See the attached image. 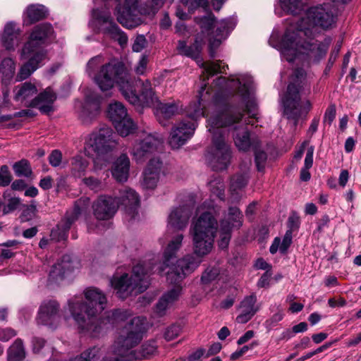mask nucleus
Segmentation results:
<instances>
[{
	"instance_id": "11",
	"label": "nucleus",
	"mask_w": 361,
	"mask_h": 361,
	"mask_svg": "<svg viewBox=\"0 0 361 361\" xmlns=\"http://www.w3.org/2000/svg\"><path fill=\"white\" fill-rule=\"evenodd\" d=\"M145 320L143 317H136L125 325L112 346L116 354L128 357L131 361L135 353L132 348L136 346L142 338Z\"/></svg>"
},
{
	"instance_id": "39",
	"label": "nucleus",
	"mask_w": 361,
	"mask_h": 361,
	"mask_svg": "<svg viewBox=\"0 0 361 361\" xmlns=\"http://www.w3.org/2000/svg\"><path fill=\"white\" fill-rule=\"evenodd\" d=\"M107 114L113 124L118 123V121H120L121 119L128 115L126 107L119 102L110 104L108 107Z\"/></svg>"
},
{
	"instance_id": "34",
	"label": "nucleus",
	"mask_w": 361,
	"mask_h": 361,
	"mask_svg": "<svg viewBox=\"0 0 361 361\" xmlns=\"http://www.w3.org/2000/svg\"><path fill=\"white\" fill-rule=\"evenodd\" d=\"M14 92V99L17 102H23L37 94V89L35 84L25 82L16 86Z\"/></svg>"
},
{
	"instance_id": "19",
	"label": "nucleus",
	"mask_w": 361,
	"mask_h": 361,
	"mask_svg": "<svg viewBox=\"0 0 361 361\" xmlns=\"http://www.w3.org/2000/svg\"><path fill=\"white\" fill-rule=\"evenodd\" d=\"M78 260L70 255H63L49 271V281L58 283L63 281L68 275L78 267Z\"/></svg>"
},
{
	"instance_id": "50",
	"label": "nucleus",
	"mask_w": 361,
	"mask_h": 361,
	"mask_svg": "<svg viewBox=\"0 0 361 361\" xmlns=\"http://www.w3.org/2000/svg\"><path fill=\"white\" fill-rule=\"evenodd\" d=\"M82 182L87 188L92 190H94V192H99L103 190L104 186L103 183L99 179L93 176L84 178L82 179Z\"/></svg>"
},
{
	"instance_id": "28",
	"label": "nucleus",
	"mask_w": 361,
	"mask_h": 361,
	"mask_svg": "<svg viewBox=\"0 0 361 361\" xmlns=\"http://www.w3.org/2000/svg\"><path fill=\"white\" fill-rule=\"evenodd\" d=\"M192 213L190 205H183L174 209L169 216V225L176 230H182L186 227Z\"/></svg>"
},
{
	"instance_id": "48",
	"label": "nucleus",
	"mask_w": 361,
	"mask_h": 361,
	"mask_svg": "<svg viewBox=\"0 0 361 361\" xmlns=\"http://www.w3.org/2000/svg\"><path fill=\"white\" fill-rule=\"evenodd\" d=\"M159 173L157 172H151L145 170L143 186L148 189H153L157 185L159 178Z\"/></svg>"
},
{
	"instance_id": "23",
	"label": "nucleus",
	"mask_w": 361,
	"mask_h": 361,
	"mask_svg": "<svg viewBox=\"0 0 361 361\" xmlns=\"http://www.w3.org/2000/svg\"><path fill=\"white\" fill-rule=\"evenodd\" d=\"M161 137L149 134L134 145L132 154L137 161H142L146 157L157 150L158 146L161 144Z\"/></svg>"
},
{
	"instance_id": "31",
	"label": "nucleus",
	"mask_w": 361,
	"mask_h": 361,
	"mask_svg": "<svg viewBox=\"0 0 361 361\" xmlns=\"http://www.w3.org/2000/svg\"><path fill=\"white\" fill-rule=\"evenodd\" d=\"M20 32L13 23H8L4 27L1 35L3 46L7 50H12L18 45L20 42Z\"/></svg>"
},
{
	"instance_id": "37",
	"label": "nucleus",
	"mask_w": 361,
	"mask_h": 361,
	"mask_svg": "<svg viewBox=\"0 0 361 361\" xmlns=\"http://www.w3.org/2000/svg\"><path fill=\"white\" fill-rule=\"evenodd\" d=\"M195 22L200 26L201 29V34L200 35L204 38L202 35H207L209 37L212 36V30L216 22V18L214 14L210 12L206 16L195 18Z\"/></svg>"
},
{
	"instance_id": "8",
	"label": "nucleus",
	"mask_w": 361,
	"mask_h": 361,
	"mask_svg": "<svg viewBox=\"0 0 361 361\" xmlns=\"http://www.w3.org/2000/svg\"><path fill=\"white\" fill-rule=\"evenodd\" d=\"M139 0H125L123 4H118L115 15L118 22L128 29H133L140 25L142 20L140 14L154 15L161 8L164 0H147L138 9Z\"/></svg>"
},
{
	"instance_id": "2",
	"label": "nucleus",
	"mask_w": 361,
	"mask_h": 361,
	"mask_svg": "<svg viewBox=\"0 0 361 361\" xmlns=\"http://www.w3.org/2000/svg\"><path fill=\"white\" fill-rule=\"evenodd\" d=\"M84 293L85 302L76 298L68 300L69 310L79 329L92 337L98 336L104 329H108L130 316L128 310H114L106 312L105 317H99V314L106 308V295L94 287L87 288Z\"/></svg>"
},
{
	"instance_id": "22",
	"label": "nucleus",
	"mask_w": 361,
	"mask_h": 361,
	"mask_svg": "<svg viewBox=\"0 0 361 361\" xmlns=\"http://www.w3.org/2000/svg\"><path fill=\"white\" fill-rule=\"evenodd\" d=\"M93 214L98 220L112 218L118 209V202L111 196L101 195L92 204Z\"/></svg>"
},
{
	"instance_id": "21",
	"label": "nucleus",
	"mask_w": 361,
	"mask_h": 361,
	"mask_svg": "<svg viewBox=\"0 0 361 361\" xmlns=\"http://www.w3.org/2000/svg\"><path fill=\"white\" fill-rule=\"evenodd\" d=\"M114 198L118 202V207H123L126 216L129 217L128 221L135 219L138 214L140 206V199L135 191L130 188H126L120 191L119 196Z\"/></svg>"
},
{
	"instance_id": "7",
	"label": "nucleus",
	"mask_w": 361,
	"mask_h": 361,
	"mask_svg": "<svg viewBox=\"0 0 361 361\" xmlns=\"http://www.w3.org/2000/svg\"><path fill=\"white\" fill-rule=\"evenodd\" d=\"M152 269V267L145 263H138L133 267L131 276L128 274H123L120 276H114L110 280L111 285L116 290L117 296L124 300L134 290L137 289L140 293L147 290L149 285Z\"/></svg>"
},
{
	"instance_id": "4",
	"label": "nucleus",
	"mask_w": 361,
	"mask_h": 361,
	"mask_svg": "<svg viewBox=\"0 0 361 361\" xmlns=\"http://www.w3.org/2000/svg\"><path fill=\"white\" fill-rule=\"evenodd\" d=\"M305 91L310 93V84L307 80L305 71L302 68H297L293 71L291 81L281 98L283 115L293 121L294 127L297 126L299 119L305 117L312 109L309 100L301 101V93Z\"/></svg>"
},
{
	"instance_id": "6",
	"label": "nucleus",
	"mask_w": 361,
	"mask_h": 361,
	"mask_svg": "<svg viewBox=\"0 0 361 361\" xmlns=\"http://www.w3.org/2000/svg\"><path fill=\"white\" fill-rule=\"evenodd\" d=\"M183 238L182 234L177 235L169 243L164 254V266L169 268L166 271V279L170 283L174 285L179 284L200 264V260L191 255H188L182 259L176 260L175 264L173 263V260L176 258V252L181 245Z\"/></svg>"
},
{
	"instance_id": "17",
	"label": "nucleus",
	"mask_w": 361,
	"mask_h": 361,
	"mask_svg": "<svg viewBox=\"0 0 361 361\" xmlns=\"http://www.w3.org/2000/svg\"><path fill=\"white\" fill-rule=\"evenodd\" d=\"M335 16L329 5L311 7L305 12V17L300 18L296 25H302L311 30V27L319 26L329 28L334 23Z\"/></svg>"
},
{
	"instance_id": "51",
	"label": "nucleus",
	"mask_w": 361,
	"mask_h": 361,
	"mask_svg": "<svg viewBox=\"0 0 361 361\" xmlns=\"http://www.w3.org/2000/svg\"><path fill=\"white\" fill-rule=\"evenodd\" d=\"M226 226H220V239L219 240V246L221 249H225L228 247L231 238V230L227 228Z\"/></svg>"
},
{
	"instance_id": "45",
	"label": "nucleus",
	"mask_w": 361,
	"mask_h": 361,
	"mask_svg": "<svg viewBox=\"0 0 361 361\" xmlns=\"http://www.w3.org/2000/svg\"><path fill=\"white\" fill-rule=\"evenodd\" d=\"M247 173H238L234 175L231 180V190L236 191L245 188L248 182Z\"/></svg>"
},
{
	"instance_id": "15",
	"label": "nucleus",
	"mask_w": 361,
	"mask_h": 361,
	"mask_svg": "<svg viewBox=\"0 0 361 361\" xmlns=\"http://www.w3.org/2000/svg\"><path fill=\"white\" fill-rule=\"evenodd\" d=\"M118 135L110 127L101 128L97 133H92L85 142V149L92 150L97 156H104L113 152L118 145ZM90 156V152H87Z\"/></svg>"
},
{
	"instance_id": "52",
	"label": "nucleus",
	"mask_w": 361,
	"mask_h": 361,
	"mask_svg": "<svg viewBox=\"0 0 361 361\" xmlns=\"http://www.w3.org/2000/svg\"><path fill=\"white\" fill-rule=\"evenodd\" d=\"M21 204V200L19 197H11L8 200L6 204H4L2 209L3 215H7L16 210Z\"/></svg>"
},
{
	"instance_id": "57",
	"label": "nucleus",
	"mask_w": 361,
	"mask_h": 361,
	"mask_svg": "<svg viewBox=\"0 0 361 361\" xmlns=\"http://www.w3.org/2000/svg\"><path fill=\"white\" fill-rule=\"evenodd\" d=\"M300 224V217L298 216L296 212H293L288 219L287 225L288 229L287 231H290V233L293 234L294 231H296L299 228Z\"/></svg>"
},
{
	"instance_id": "16",
	"label": "nucleus",
	"mask_w": 361,
	"mask_h": 361,
	"mask_svg": "<svg viewBox=\"0 0 361 361\" xmlns=\"http://www.w3.org/2000/svg\"><path fill=\"white\" fill-rule=\"evenodd\" d=\"M92 15L102 33L117 42L121 47H125L127 44L128 40L127 35L115 23L109 11L94 8Z\"/></svg>"
},
{
	"instance_id": "24",
	"label": "nucleus",
	"mask_w": 361,
	"mask_h": 361,
	"mask_svg": "<svg viewBox=\"0 0 361 361\" xmlns=\"http://www.w3.org/2000/svg\"><path fill=\"white\" fill-rule=\"evenodd\" d=\"M99 111V97L94 94H90L86 96L85 102L81 104L78 116L82 123L90 124L97 118Z\"/></svg>"
},
{
	"instance_id": "14",
	"label": "nucleus",
	"mask_w": 361,
	"mask_h": 361,
	"mask_svg": "<svg viewBox=\"0 0 361 361\" xmlns=\"http://www.w3.org/2000/svg\"><path fill=\"white\" fill-rule=\"evenodd\" d=\"M122 94L129 103L137 106H149L158 101L148 80L144 82L132 78Z\"/></svg>"
},
{
	"instance_id": "43",
	"label": "nucleus",
	"mask_w": 361,
	"mask_h": 361,
	"mask_svg": "<svg viewBox=\"0 0 361 361\" xmlns=\"http://www.w3.org/2000/svg\"><path fill=\"white\" fill-rule=\"evenodd\" d=\"M13 169L16 176L30 178L32 175V170L30 162L23 159L13 165Z\"/></svg>"
},
{
	"instance_id": "47",
	"label": "nucleus",
	"mask_w": 361,
	"mask_h": 361,
	"mask_svg": "<svg viewBox=\"0 0 361 361\" xmlns=\"http://www.w3.org/2000/svg\"><path fill=\"white\" fill-rule=\"evenodd\" d=\"M262 142L256 149H252L255 153V162L259 171H263L267 159V154L262 150Z\"/></svg>"
},
{
	"instance_id": "56",
	"label": "nucleus",
	"mask_w": 361,
	"mask_h": 361,
	"mask_svg": "<svg viewBox=\"0 0 361 361\" xmlns=\"http://www.w3.org/2000/svg\"><path fill=\"white\" fill-rule=\"evenodd\" d=\"M180 331L181 328L180 325L172 324L166 329L164 338L167 341L173 340L180 334Z\"/></svg>"
},
{
	"instance_id": "27",
	"label": "nucleus",
	"mask_w": 361,
	"mask_h": 361,
	"mask_svg": "<svg viewBox=\"0 0 361 361\" xmlns=\"http://www.w3.org/2000/svg\"><path fill=\"white\" fill-rule=\"evenodd\" d=\"M56 99V94L51 90L47 88L33 98L27 105L28 107L37 108L41 113L49 114L54 111L53 104Z\"/></svg>"
},
{
	"instance_id": "61",
	"label": "nucleus",
	"mask_w": 361,
	"mask_h": 361,
	"mask_svg": "<svg viewBox=\"0 0 361 361\" xmlns=\"http://www.w3.org/2000/svg\"><path fill=\"white\" fill-rule=\"evenodd\" d=\"M208 0H190L188 5V11L189 13H192L197 8L200 7L206 8L208 7Z\"/></svg>"
},
{
	"instance_id": "44",
	"label": "nucleus",
	"mask_w": 361,
	"mask_h": 361,
	"mask_svg": "<svg viewBox=\"0 0 361 361\" xmlns=\"http://www.w3.org/2000/svg\"><path fill=\"white\" fill-rule=\"evenodd\" d=\"M37 214L36 202L32 200L30 204H23V210L20 215L21 222H26L35 219Z\"/></svg>"
},
{
	"instance_id": "18",
	"label": "nucleus",
	"mask_w": 361,
	"mask_h": 361,
	"mask_svg": "<svg viewBox=\"0 0 361 361\" xmlns=\"http://www.w3.org/2000/svg\"><path fill=\"white\" fill-rule=\"evenodd\" d=\"M85 200L82 199L75 202L73 210L67 212L66 216L51 231V238L56 241L65 240L68 238V231L72 224L78 219L85 210Z\"/></svg>"
},
{
	"instance_id": "55",
	"label": "nucleus",
	"mask_w": 361,
	"mask_h": 361,
	"mask_svg": "<svg viewBox=\"0 0 361 361\" xmlns=\"http://www.w3.org/2000/svg\"><path fill=\"white\" fill-rule=\"evenodd\" d=\"M219 275V270L216 268L207 269L202 274L201 281L203 283L207 284L215 280Z\"/></svg>"
},
{
	"instance_id": "58",
	"label": "nucleus",
	"mask_w": 361,
	"mask_h": 361,
	"mask_svg": "<svg viewBox=\"0 0 361 361\" xmlns=\"http://www.w3.org/2000/svg\"><path fill=\"white\" fill-rule=\"evenodd\" d=\"M147 44V41L145 35H138L136 37L135 39L134 40V42L132 46V49L133 51L140 52L144 48L146 47Z\"/></svg>"
},
{
	"instance_id": "53",
	"label": "nucleus",
	"mask_w": 361,
	"mask_h": 361,
	"mask_svg": "<svg viewBox=\"0 0 361 361\" xmlns=\"http://www.w3.org/2000/svg\"><path fill=\"white\" fill-rule=\"evenodd\" d=\"M13 176L7 165H2L0 168V187H6L10 185Z\"/></svg>"
},
{
	"instance_id": "10",
	"label": "nucleus",
	"mask_w": 361,
	"mask_h": 361,
	"mask_svg": "<svg viewBox=\"0 0 361 361\" xmlns=\"http://www.w3.org/2000/svg\"><path fill=\"white\" fill-rule=\"evenodd\" d=\"M132 78L128 73L125 64L118 60H111L102 65L94 75L95 82L102 91L111 89L116 83L123 94Z\"/></svg>"
},
{
	"instance_id": "62",
	"label": "nucleus",
	"mask_w": 361,
	"mask_h": 361,
	"mask_svg": "<svg viewBox=\"0 0 361 361\" xmlns=\"http://www.w3.org/2000/svg\"><path fill=\"white\" fill-rule=\"evenodd\" d=\"M162 162L159 158L151 159L145 169V171L160 173Z\"/></svg>"
},
{
	"instance_id": "63",
	"label": "nucleus",
	"mask_w": 361,
	"mask_h": 361,
	"mask_svg": "<svg viewBox=\"0 0 361 361\" xmlns=\"http://www.w3.org/2000/svg\"><path fill=\"white\" fill-rule=\"evenodd\" d=\"M336 112V109L335 104H330L325 111L324 122H328V123L331 125L335 119Z\"/></svg>"
},
{
	"instance_id": "1",
	"label": "nucleus",
	"mask_w": 361,
	"mask_h": 361,
	"mask_svg": "<svg viewBox=\"0 0 361 361\" xmlns=\"http://www.w3.org/2000/svg\"><path fill=\"white\" fill-rule=\"evenodd\" d=\"M242 109L231 105H226L224 112H218L208 119L209 130L213 134L214 151L212 162L214 171L226 169L231 158V149L226 141L223 128L232 130L234 143L240 151L256 149L260 145L259 137L250 133L247 124L242 123Z\"/></svg>"
},
{
	"instance_id": "32",
	"label": "nucleus",
	"mask_w": 361,
	"mask_h": 361,
	"mask_svg": "<svg viewBox=\"0 0 361 361\" xmlns=\"http://www.w3.org/2000/svg\"><path fill=\"white\" fill-rule=\"evenodd\" d=\"M179 105L173 102L169 103L159 102L157 107V116L159 123L163 126L169 125V120L178 113Z\"/></svg>"
},
{
	"instance_id": "64",
	"label": "nucleus",
	"mask_w": 361,
	"mask_h": 361,
	"mask_svg": "<svg viewBox=\"0 0 361 361\" xmlns=\"http://www.w3.org/2000/svg\"><path fill=\"white\" fill-rule=\"evenodd\" d=\"M16 335V332L11 328H0V341H8Z\"/></svg>"
},
{
	"instance_id": "25",
	"label": "nucleus",
	"mask_w": 361,
	"mask_h": 361,
	"mask_svg": "<svg viewBox=\"0 0 361 361\" xmlns=\"http://www.w3.org/2000/svg\"><path fill=\"white\" fill-rule=\"evenodd\" d=\"M235 23L232 19H225L219 23L214 33L209 38V54L211 58L216 56V49L220 46L229 32L233 29Z\"/></svg>"
},
{
	"instance_id": "26",
	"label": "nucleus",
	"mask_w": 361,
	"mask_h": 361,
	"mask_svg": "<svg viewBox=\"0 0 361 361\" xmlns=\"http://www.w3.org/2000/svg\"><path fill=\"white\" fill-rule=\"evenodd\" d=\"M59 305L56 300L44 302L39 310L37 322L38 324L53 326L59 319Z\"/></svg>"
},
{
	"instance_id": "33",
	"label": "nucleus",
	"mask_w": 361,
	"mask_h": 361,
	"mask_svg": "<svg viewBox=\"0 0 361 361\" xmlns=\"http://www.w3.org/2000/svg\"><path fill=\"white\" fill-rule=\"evenodd\" d=\"M243 215L238 207H230L224 219L221 221L220 226H226L231 231L235 228H239L243 225Z\"/></svg>"
},
{
	"instance_id": "46",
	"label": "nucleus",
	"mask_w": 361,
	"mask_h": 361,
	"mask_svg": "<svg viewBox=\"0 0 361 361\" xmlns=\"http://www.w3.org/2000/svg\"><path fill=\"white\" fill-rule=\"evenodd\" d=\"M157 350V345L154 341L144 343L140 348L138 353L139 355H135V359L147 358L152 355Z\"/></svg>"
},
{
	"instance_id": "49",
	"label": "nucleus",
	"mask_w": 361,
	"mask_h": 361,
	"mask_svg": "<svg viewBox=\"0 0 361 361\" xmlns=\"http://www.w3.org/2000/svg\"><path fill=\"white\" fill-rule=\"evenodd\" d=\"M1 68L4 75L9 78L13 77L16 70L14 61L11 58L3 59L1 63Z\"/></svg>"
},
{
	"instance_id": "5",
	"label": "nucleus",
	"mask_w": 361,
	"mask_h": 361,
	"mask_svg": "<svg viewBox=\"0 0 361 361\" xmlns=\"http://www.w3.org/2000/svg\"><path fill=\"white\" fill-rule=\"evenodd\" d=\"M54 33L51 23H40L34 27L28 41L24 44L21 57L27 61L21 67L18 77L20 80L27 78L34 71L44 64L47 51L42 48L47 39Z\"/></svg>"
},
{
	"instance_id": "60",
	"label": "nucleus",
	"mask_w": 361,
	"mask_h": 361,
	"mask_svg": "<svg viewBox=\"0 0 361 361\" xmlns=\"http://www.w3.org/2000/svg\"><path fill=\"white\" fill-rule=\"evenodd\" d=\"M62 160V153L59 149H54L49 156V162L53 167L59 166Z\"/></svg>"
},
{
	"instance_id": "30",
	"label": "nucleus",
	"mask_w": 361,
	"mask_h": 361,
	"mask_svg": "<svg viewBox=\"0 0 361 361\" xmlns=\"http://www.w3.org/2000/svg\"><path fill=\"white\" fill-rule=\"evenodd\" d=\"M130 160L128 156L122 154L113 164L111 174L118 182H126L128 178Z\"/></svg>"
},
{
	"instance_id": "3",
	"label": "nucleus",
	"mask_w": 361,
	"mask_h": 361,
	"mask_svg": "<svg viewBox=\"0 0 361 361\" xmlns=\"http://www.w3.org/2000/svg\"><path fill=\"white\" fill-rule=\"evenodd\" d=\"M312 34L310 29L302 25L287 27L280 42L282 58L288 62H293L301 54L309 62H319L326 56L331 39L326 38L324 42H319L311 38Z\"/></svg>"
},
{
	"instance_id": "12",
	"label": "nucleus",
	"mask_w": 361,
	"mask_h": 361,
	"mask_svg": "<svg viewBox=\"0 0 361 361\" xmlns=\"http://www.w3.org/2000/svg\"><path fill=\"white\" fill-rule=\"evenodd\" d=\"M238 83L240 85L239 92L241 94L244 106L240 104H231L228 98L221 92H216L213 98L216 107L219 112H224L226 105H231L241 108L243 110V116L246 111L251 117L255 118L257 112V104L255 99H250V95L254 87V82L252 77L245 75L242 78L238 79Z\"/></svg>"
},
{
	"instance_id": "54",
	"label": "nucleus",
	"mask_w": 361,
	"mask_h": 361,
	"mask_svg": "<svg viewBox=\"0 0 361 361\" xmlns=\"http://www.w3.org/2000/svg\"><path fill=\"white\" fill-rule=\"evenodd\" d=\"M204 83L202 85V87L199 91V93H198V97H199L198 98V106L194 109L193 113L190 114V116L192 117V118H197L200 116H204V111L200 107L201 97H202V93L205 90L206 86L207 85V83L206 82V80H204Z\"/></svg>"
},
{
	"instance_id": "9",
	"label": "nucleus",
	"mask_w": 361,
	"mask_h": 361,
	"mask_svg": "<svg viewBox=\"0 0 361 361\" xmlns=\"http://www.w3.org/2000/svg\"><path fill=\"white\" fill-rule=\"evenodd\" d=\"M217 221L212 213H202L195 222L192 233L194 253L201 257L212 250L217 231Z\"/></svg>"
},
{
	"instance_id": "35",
	"label": "nucleus",
	"mask_w": 361,
	"mask_h": 361,
	"mask_svg": "<svg viewBox=\"0 0 361 361\" xmlns=\"http://www.w3.org/2000/svg\"><path fill=\"white\" fill-rule=\"evenodd\" d=\"M178 295L179 291L175 288L164 294L156 305V312L159 316H163L168 307L177 300Z\"/></svg>"
},
{
	"instance_id": "20",
	"label": "nucleus",
	"mask_w": 361,
	"mask_h": 361,
	"mask_svg": "<svg viewBox=\"0 0 361 361\" xmlns=\"http://www.w3.org/2000/svg\"><path fill=\"white\" fill-rule=\"evenodd\" d=\"M196 126L193 121H183L176 126L170 135L169 144L173 149H178L193 135Z\"/></svg>"
},
{
	"instance_id": "40",
	"label": "nucleus",
	"mask_w": 361,
	"mask_h": 361,
	"mask_svg": "<svg viewBox=\"0 0 361 361\" xmlns=\"http://www.w3.org/2000/svg\"><path fill=\"white\" fill-rule=\"evenodd\" d=\"M114 126L117 133L123 137L128 136L133 133L136 127L133 119L128 115L121 119L120 121H118V123H114Z\"/></svg>"
},
{
	"instance_id": "36",
	"label": "nucleus",
	"mask_w": 361,
	"mask_h": 361,
	"mask_svg": "<svg viewBox=\"0 0 361 361\" xmlns=\"http://www.w3.org/2000/svg\"><path fill=\"white\" fill-rule=\"evenodd\" d=\"M48 13L47 8L42 4H31L26 9L29 24H32L46 18Z\"/></svg>"
},
{
	"instance_id": "42",
	"label": "nucleus",
	"mask_w": 361,
	"mask_h": 361,
	"mask_svg": "<svg viewBox=\"0 0 361 361\" xmlns=\"http://www.w3.org/2000/svg\"><path fill=\"white\" fill-rule=\"evenodd\" d=\"M89 162L80 156L74 157L71 160V173L73 176L80 178L83 176L88 166Z\"/></svg>"
},
{
	"instance_id": "13",
	"label": "nucleus",
	"mask_w": 361,
	"mask_h": 361,
	"mask_svg": "<svg viewBox=\"0 0 361 361\" xmlns=\"http://www.w3.org/2000/svg\"><path fill=\"white\" fill-rule=\"evenodd\" d=\"M203 44V37L197 35L194 43L190 46L187 45L185 41H178L177 49L180 54L196 60L198 65L204 68V73L207 75V80L209 79V76H213L217 73H224L226 68H228V66L224 65L221 66L220 64L221 61L204 62L202 59L200 58Z\"/></svg>"
},
{
	"instance_id": "29",
	"label": "nucleus",
	"mask_w": 361,
	"mask_h": 361,
	"mask_svg": "<svg viewBox=\"0 0 361 361\" xmlns=\"http://www.w3.org/2000/svg\"><path fill=\"white\" fill-rule=\"evenodd\" d=\"M257 297L251 294L244 298L241 301L240 307L241 313L236 317L237 322L245 324L258 312L259 307L256 305Z\"/></svg>"
},
{
	"instance_id": "59",
	"label": "nucleus",
	"mask_w": 361,
	"mask_h": 361,
	"mask_svg": "<svg viewBox=\"0 0 361 361\" xmlns=\"http://www.w3.org/2000/svg\"><path fill=\"white\" fill-rule=\"evenodd\" d=\"M293 234L290 231H286L282 242L280 243L279 251L281 254H286L292 243Z\"/></svg>"
},
{
	"instance_id": "38",
	"label": "nucleus",
	"mask_w": 361,
	"mask_h": 361,
	"mask_svg": "<svg viewBox=\"0 0 361 361\" xmlns=\"http://www.w3.org/2000/svg\"><path fill=\"white\" fill-rule=\"evenodd\" d=\"M279 4L283 11L293 16L300 15L305 10L302 0H279Z\"/></svg>"
},
{
	"instance_id": "41",
	"label": "nucleus",
	"mask_w": 361,
	"mask_h": 361,
	"mask_svg": "<svg viewBox=\"0 0 361 361\" xmlns=\"http://www.w3.org/2000/svg\"><path fill=\"white\" fill-rule=\"evenodd\" d=\"M25 356L23 341L21 339L17 338L8 350V361H21Z\"/></svg>"
}]
</instances>
